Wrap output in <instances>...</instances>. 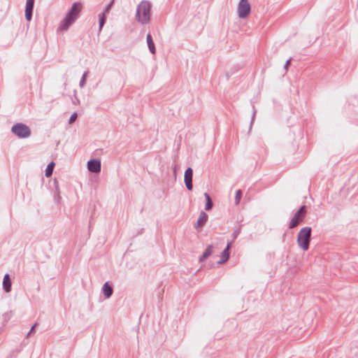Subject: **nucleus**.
Wrapping results in <instances>:
<instances>
[{
  "mask_svg": "<svg viewBox=\"0 0 358 358\" xmlns=\"http://www.w3.org/2000/svg\"><path fill=\"white\" fill-rule=\"evenodd\" d=\"M35 0H26L25 8L34 10Z\"/></svg>",
  "mask_w": 358,
  "mask_h": 358,
  "instance_id": "19",
  "label": "nucleus"
},
{
  "mask_svg": "<svg viewBox=\"0 0 358 358\" xmlns=\"http://www.w3.org/2000/svg\"><path fill=\"white\" fill-rule=\"evenodd\" d=\"M152 5L148 0L141 1L136 7L135 19L142 24H147L151 20Z\"/></svg>",
  "mask_w": 358,
  "mask_h": 358,
  "instance_id": "2",
  "label": "nucleus"
},
{
  "mask_svg": "<svg viewBox=\"0 0 358 358\" xmlns=\"http://www.w3.org/2000/svg\"><path fill=\"white\" fill-rule=\"evenodd\" d=\"M114 3V0H111L103 8V11L101 12V13H103L105 15H108L112 7H113V5Z\"/></svg>",
  "mask_w": 358,
  "mask_h": 358,
  "instance_id": "16",
  "label": "nucleus"
},
{
  "mask_svg": "<svg viewBox=\"0 0 358 358\" xmlns=\"http://www.w3.org/2000/svg\"><path fill=\"white\" fill-rule=\"evenodd\" d=\"M192 176H193V170L191 168H188L185 172L184 181H185L187 188L189 190H192L193 188Z\"/></svg>",
  "mask_w": 358,
  "mask_h": 358,
  "instance_id": "7",
  "label": "nucleus"
},
{
  "mask_svg": "<svg viewBox=\"0 0 358 358\" xmlns=\"http://www.w3.org/2000/svg\"><path fill=\"white\" fill-rule=\"evenodd\" d=\"M204 196H205L206 200V210H209L213 207V203H212L211 199H210V196L207 193L204 194Z\"/></svg>",
  "mask_w": 358,
  "mask_h": 358,
  "instance_id": "15",
  "label": "nucleus"
},
{
  "mask_svg": "<svg viewBox=\"0 0 358 358\" xmlns=\"http://www.w3.org/2000/svg\"><path fill=\"white\" fill-rule=\"evenodd\" d=\"M88 170L93 173H99L101 171V162L96 159H92L87 163Z\"/></svg>",
  "mask_w": 358,
  "mask_h": 358,
  "instance_id": "8",
  "label": "nucleus"
},
{
  "mask_svg": "<svg viewBox=\"0 0 358 358\" xmlns=\"http://www.w3.org/2000/svg\"><path fill=\"white\" fill-rule=\"evenodd\" d=\"M11 131L19 138H27L31 134L29 128L22 123L15 124L12 127Z\"/></svg>",
  "mask_w": 358,
  "mask_h": 358,
  "instance_id": "5",
  "label": "nucleus"
},
{
  "mask_svg": "<svg viewBox=\"0 0 358 358\" xmlns=\"http://www.w3.org/2000/svg\"><path fill=\"white\" fill-rule=\"evenodd\" d=\"M36 325V324H34V325L31 327V330H30V332H29V333H31L32 331H34V329L35 328Z\"/></svg>",
  "mask_w": 358,
  "mask_h": 358,
  "instance_id": "25",
  "label": "nucleus"
},
{
  "mask_svg": "<svg viewBox=\"0 0 358 358\" xmlns=\"http://www.w3.org/2000/svg\"><path fill=\"white\" fill-rule=\"evenodd\" d=\"M33 10L32 9H24V16L27 21L30 22L32 19L33 16Z\"/></svg>",
  "mask_w": 358,
  "mask_h": 358,
  "instance_id": "18",
  "label": "nucleus"
},
{
  "mask_svg": "<svg viewBox=\"0 0 358 358\" xmlns=\"http://www.w3.org/2000/svg\"><path fill=\"white\" fill-rule=\"evenodd\" d=\"M3 287L6 292H9L11 288V281L8 274H6L3 277Z\"/></svg>",
  "mask_w": 358,
  "mask_h": 358,
  "instance_id": "11",
  "label": "nucleus"
},
{
  "mask_svg": "<svg viewBox=\"0 0 358 358\" xmlns=\"http://www.w3.org/2000/svg\"><path fill=\"white\" fill-rule=\"evenodd\" d=\"M147 45H155L152 38V35L148 33L146 36Z\"/></svg>",
  "mask_w": 358,
  "mask_h": 358,
  "instance_id": "21",
  "label": "nucleus"
},
{
  "mask_svg": "<svg viewBox=\"0 0 358 358\" xmlns=\"http://www.w3.org/2000/svg\"><path fill=\"white\" fill-rule=\"evenodd\" d=\"M229 248H230V243H228L226 248L223 250L220 255L221 259L218 262V263H223L228 260L229 257Z\"/></svg>",
  "mask_w": 358,
  "mask_h": 358,
  "instance_id": "10",
  "label": "nucleus"
},
{
  "mask_svg": "<svg viewBox=\"0 0 358 358\" xmlns=\"http://www.w3.org/2000/svg\"><path fill=\"white\" fill-rule=\"evenodd\" d=\"M54 166H55L54 162H51L50 164H49L48 165V166L45 169V176L46 177H50L52 175Z\"/></svg>",
  "mask_w": 358,
  "mask_h": 358,
  "instance_id": "17",
  "label": "nucleus"
},
{
  "mask_svg": "<svg viewBox=\"0 0 358 358\" xmlns=\"http://www.w3.org/2000/svg\"><path fill=\"white\" fill-rule=\"evenodd\" d=\"M83 5L81 2L76 1L73 3L71 8L68 10L64 19L60 22L58 27L59 31H66L77 20L80 16Z\"/></svg>",
  "mask_w": 358,
  "mask_h": 358,
  "instance_id": "1",
  "label": "nucleus"
},
{
  "mask_svg": "<svg viewBox=\"0 0 358 358\" xmlns=\"http://www.w3.org/2000/svg\"><path fill=\"white\" fill-rule=\"evenodd\" d=\"M312 229L309 227H305L299 231L296 241L299 247L303 251H307L309 248V245L311 238Z\"/></svg>",
  "mask_w": 358,
  "mask_h": 358,
  "instance_id": "3",
  "label": "nucleus"
},
{
  "mask_svg": "<svg viewBox=\"0 0 358 358\" xmlns=\"http://www.w3.org/2000/svg\"><path fill=\"white\" fill-rule=\"evenodd\" d=\"M242 196V192L241 190H237L236 192V196H235V203L237 205L240 203L241 199Z\"/></svg>",
  "mask_w": 358,
  "mask_h": 358,
  "instance_id": "20",
  "label": "nucleus"
},
{
  "mask_svg": "<svg viewBox=\"0 0 358 358\" xmlns=\"http://www.w3.org/2000/svg\"><path fill=\"white\" fill-rule=\"evenodd\" d=\"M212 253H213V246L209 245L207 247V248L205 250L204 252L203 253L202 256L200 257V261H203V259L208 258Z\"/></svg>",
  "mask_w": 358,
  "mask_h": 358,
  "instance_id": "13",
  "label": "nucleus"
},
{
  "mask_svg": "<svg viewBox=\"0 0 358 358\" xmlns=\"http://www.w3.org/2000/svg\"><path fill=\"white\" fill-rule=\"evenodd\" d=\"M77 118V114L76 113H73L71 117H70V120H69V122L71 124L73 123V122L76 121Z\"/></svg>",
  "mask_w": 358,
  "mask_h": 358,
  "instance_id": "22",
  "label": "nucleus"
},
{
  "mask_svg": "<svg viewBox=\"0 0 358 358\" xmlns=\"http://www.w3.org/2000/svg\"><path fill=\"white\" fill-rule=\"evenodd\" d=\"M238 16L240 19L246 18L251 12V6L248 0H240L238 4Z\"/></svg>",
  "mask_w": 358,
  "mask_h": 358,
  "instance_id": "4",
  "label": "nucleus"
},
{
  "mask_svg": "<svg viewBox=\"0 0 358 358\" xmlns=\"http://www.w3.org/2000/svg\"><path fill=\"white\" fill-rule=\"evenodd\" d=\"M208 218V215L204 212H201L199 217L195 225L196 228H201L207 222Z\"/></svg>",
  "mask_w": 358,
  "mask_h": 358,
  "instance_id": "9",
  "label": "nucleus"
},
{
  "mask_svg": "<svg viewBox=\"0 0 358 358\" xmlns=\"http://www.w3.org/2000/svg\"><path fill=\"white\" fill-rule=\"evenodd\" d=\"M107 20V15L100 13L99 14V27L101 29L106 24Z\"/></svg>",
  "mask_w": 358,
  "mask_h": 358,
  "instance_id": "14",
  "label": "nucleus"
},
{
  "mask_svg": "<svg viewBox=\"0 0 358 358\" xmlns=\"http://www.w3.org/2000/svg\"><path fill=\"white\" fill-rule=\"evenodd\" d=\"M306 214V207L303 206L300 208V209L295 213V215L292 217L291 222H289V227L290 229H293L298 226L303 220Z\"/></svg>",
  "mask_w": 358,
  "mask_h": 358,
  "instance_id": "6",
  "label": "nucleus"
},
{
  "mask_svg": "<svg viewBox=\"0 0 358 358\" xmlns=\"http://www.w3.org/2000/svg\"><path fill=\"white\" fill-rule=\"evenodd\" d=\"M149 49L152 53H155V46H149Z\"/></svg>",
  "mask_w": 358,
  "mask_h": 358,
  "instance_id": "24",
  "label": "nucleus"
},
{
  "mask_svg": "<svg viewBox=\"0 0 358 358\" xmlns=\"http://www.w3.org/2000/svg\"><path fill=\"white\" fill-rule=\"evenodd\" d=\"M85 79H86V73H84V74H83V78H82V80H81V81H80V85H81V86H83V85H84V84H85Z\"/></svg>",
  "mask_w": 358,
  "mask_h": 358,
  "instance_id": "23",
  "label": "nucleus"
},
{
  "mask_svg": "<svg viewBox=\"0 0 358 358\" xmlns=\"http://www.w3.org/2000/svg\"><path fill=\"white\" fill-rule=\"evenodd\" d=\"M103 294L106 296V298H109L111 295H112V293H113V289L112 287L108 285V282H106L104 285H103Z\"/></svg>",
  "mask_w": 358,
  "mask_h": 358,
  "instance_id": "12",
  "label": "nucleus"
}]
</instances>
